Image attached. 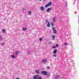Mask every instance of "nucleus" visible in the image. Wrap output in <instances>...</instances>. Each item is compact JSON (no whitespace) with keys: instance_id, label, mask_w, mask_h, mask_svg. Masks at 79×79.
Segmentation results:
<instances>
[{"instance_id":"35","label":"nucleus","mask_w":79,"mask_h":79,"mask_svg":"<svg viewBox=\"0 0 79 79\" xmlns=\"http://www.w3.org/2000/svg\"><path fill=\"white\" fill-rule=\"evenodd\" d=\"M39 1H42V0H39Z\"/></svg>"},{"instance_id":"8","label":"nucleus","mask_w":79,"mask_h":79,"mask_svg":"<svg viewBox=\"0 0 79 79\" xmlns=\"http://www.w3.org/2000/svg\"><path fill=\"white\" fill-rule=\"evenodd\" d=\"M38 77V76L37 75H35L33 77V79H37V77Z\"/></svg>"},{"instance_id":"19","label":"nucleus","mask_w":79,"mask_h":79,"mask_svg":"<svg viewBox=\"0 0 79 79\" xmlns=\"http://www.w3.org/2000/svg\"><path fill=\"white\" fill-rule=\"evenodd\" d=\"M36 73L37 74H39V71L38 70H36Z\"/></svg>"},{"instance_id":"6","label":"nucleus","mask_w":79,"mask_h":79,"mask_svg":"<svg viewBox=\"0 0 79 79\" xmlns=\"http://www.w3.org/2000/svg\"><path fill=\"white\" fill-rule=\"evenodd\" d=\"M57 52V49H54L53 51V53H54V54H56Z\"/></svg>"},{"instance_id":"11","label":"nucleus","mask_w":79,"mask_h":79,"mask_svg":"<svg viewBox=\"0 0 79 79\" xmlns=\"http://www.w3.org/2000/svg\"><path fill=\"white\" fill-rule=\"evenodd\" d=\"M27 53L28 55H31V52L30 51H27Z\"/></svg>"},{"instance_id":"25","label":"nucleus","mask_w":79,"mask_h":79,"mask_svg":"<svg viewBox=\"0 0 79 79\" xmlns=\"http://www.w3.org/2000/svg\"><path fill=\"white\" fill-rule=\"evenodd\" d=\"M53 56L54 57H56V55L55 54H54L53 55Z\"/></svg>"},{"instance_id":"20","label":"nucleus","mask_w":79,"mask_h":79,"mask_svg":"<svg viewBox=\"0 0 79 79\" xmlns=\"http://www.w3.org/2000/svg\"><path fill=\"white\" fill-rule=\"evenodd\" d=\"M39 40L40 41H42V40H43V39H42V38H39Z\"/></svg>"},{"instance_id":"34","label":"nucleus","mask_w":79,"mask_h":79,"mask_svg":"<svg viewBox=\"0 0 79 79\" xmlns=\"http://www.w3.org/2000/svg\"><path fill=\"white\" fill-rule=\"evenodd\" d=\"M16 79H19V78H16Z\"/></svg>"},{"instance_id":"14","label":"nucleus","mask_w":79,"mask_h":79,"mask_svg":"<svg viewBox=\"0 0 79 79\" xmlns=\"http://www.w3.org/2000/svg\"><path fill=\"white\" fill-rule=\"evenodd\" d=\"M45 10V9H44V6H41V10Z\"/></svg>"},{"instance_id":"36","label":"nucleus","mask_w":79,"mask_h":79,"mask_svg":"<svg viewBox=\"0 0 79 79\" xmlns=\"http://www.w3.org/2000/svg\"><path fill=\"white\" fill-rule=\"evenodd\" d=\"M44 0V1H45L46 0Z\"/></svg>"},{"instance_id":"15","label":"nucleus","mask_w":79,"mask_h":79,"mask_svg":"<svg viewBox=\"0 0 79 79\" xmlns=\"http://www.w3.org/2000/svg\"><path fill=\"white\" fill-rule=\"evenodd\" d=\"M11 57L12 58H16V56H15L13 55H11Z\"/></svg>"},{"instance_id":"9","label":"nucleus","mask_w":79,"mask_h":79,"mask_svg":"<svg viewBox=\"0 0 79 79\" xmlns=\"http://www.w3.org/2000/svg\"><path fill=\"white\" fill-rule=\"evenodd\" d=\"M26 30H27V28L25 27H23L22 29V31H26Z\"/></svg>"},{"instance_id":"7","label":"nucleus","mask_w":79,"mask_h":79,"mask_svg":"<svg viewBox=\"0 0 79 79\" xmlns=\"http://www.w3.org/2000/svg\"><path fill=\"white\" fill-rule=\"evenodd\" d=\"M52 7L48 8V9H47V13L49 12V11H50V10H52Z\"/></svg>"},{"instance_id":"32","label":"nucleus","mask_w":79,"mask_h":79,"mask_svg":"<svg viewBox=\"0 0 79 79\" xmlns=\"http://www.w3.org/2000/svg\"><path fill=\"white\" fill-rule=\"evenodd\" d=\"M2 45H4V43H2Z\"/></svg>"},{"instance_id":"3","label":"nucleus","mask_w":79,"mask_h":79,"mask_svg":"<svg viewBox=\"0 0 79 79\" xmlns=\"http://www.w3.org/2000/svg\"><path fill=\"white\" fill-rule=\"evenodd\" d=\"M47 59H45L41 61V63H47Z\"/></svg>"},{"instance_id":"33","label":"nucleus","mask_w":79,"mask_h":79,"mask_svg":"<svg viewBox=\"0 0 79 79\" xmlns=\"http://www.w3.org/2000/svg\"><path fill=\"white\" fill-rule=\"evenodd\" d=\"M53 40H55V38H53Z\"/></svg>"},{"instance_id":"1","label":"nucleus","mask_w":79,"mask_h":79,"mask_svg":"<svg viewBox=\"0 0 79 79\" xmlns=\"http://www.w3.org/2000/svg\"><path fill=\"white\" fill-rule=\"evenodd\" d=\"M41 74L44 75V76H45L46 75H47V72L46 71H42L41 72Z\"/></svg>"},{"instance_id":"22","label":"nucleus","mask_w":79,"mask_h":79,"mask_svg":"<svg viewBox=\"0 0 79 79\" xmlns=\"http://www.w3.org/2000/svg\"><path fill=\"white\" fill-rule=\"evenodd\" d=\"M2 40V36L0 35V40Z\"/></svg>"},{"instance_id":"17","label":"nucleus","mask_w":79,"mask_h":79,"mask_svg":"<svg viewBox=\"0 0 79 79\" xmlns=\"http://www.w3.org/2000/svg\"><path fill=\"white\" fill-rule=\"evenodd\" d=\"M51 26L52 27H53V26H54V25H53V22H51Z\"/></svg>"},{"instance_id":"26","label":"nucleus","mask_w":79,"mask_h":79,"mask_svg":"<svg viewBox=\"0 0 79 79\" xmlns=\"http://www.w3.org/2000/svg\"><path fill=\"white\" fill-rule=\"evenodd\" d=\"M64 44H65V45H68V44L66 43H64Z\"/></svg>"},{"instance_id":"31","label":"nucleus","mask_w":79,"mask_h":79,"mask_svg":"<svg viewBox=\"0 0 79 79\" xmlns=\"http://www.w3.org/2000/svg\"><path fill=\"white\" fill-rule=\"evenodd\" d=\"M51 44V42H49L48 43V44Z\"/></svg>"},{"instance_id":"10","label":"nucleus","mask_w":79,"mask_h":79,"mask_svg":"<svg viewBox=\"0 0 79 79\" xmlns=\"http://www.w3.org/2000/svg\"><path fill=\"white\" fill-rule=\"evenodd\" d=\"M47 26L48 27H50V23L48 22V24L47 25Z\"/></svg>"},{"instance_id":"2","label":"nucleus","mask_w":79,"mask_h":79,"mask_svg":"<svg viewBox=\"0 0 79 79\" xmlns=\"http://www.w3.org/2000/svg\"><path fill=\"white\" fill-rule=\"evenodd\" d=\"M52 2H49L48 4H46L45 5V8H47V6H51V5H52Z\"/></svg>"},{"instance_id":"21","label":"nucleus","mask_w":79,"mask_h":79,"mask_svg":"<svg viewBox=\"0 0 79 79\" xmlns=\"http://www.w3.org/2000/svg\"><path fill=\"white\" fill-rule=\"evenodd\" d=\"M55 36L54 35H52V38H53V39H55Z\"/></svg>"},{"instance_id":"4","label":"nucleus","mask_w":79,"mask_h":79,"mask_svg":"<svg viewBox=\"0 0 79 79\" xmlns=\"http://www.w3.org/2000/svg\"><path fill=\"white\" fill-rule=\"evenodd\" d=\"M60 77V75H57L55 76V79H59Z\"/></svg>"},{"instance_id":"13","label":"nucleus","mask_w":79,"mask_h":79,"mask_svg":"<svg viewBox=\"0 0 79 79\" xmlns=\"http://www.w3.org/2000/svg\"><path fill=\"white\" fill-rule=\"evenodd\" d=\"M5 32H6V31L5 30V29H3L2 30V33L3 34H5Z\"/></svg>"},{"instance_id":"29","label":"nucleus","mask_w":79,"mask_h":79,"mask_svg":"<svg viewBox=\"0 0 79 79\" xmlns=\"http://www.w3.org/2000/svg\"><path fill=\"white\" fill-rule=\"evenodd\" d=\"M47 68H48V69H49V68H50V67L48 66H47Z\"/></svg>"},{"instance_id":"18","label":"nucleus","mask_w":79,"mask_h":79,"mask_svg":"<svg viewBox=\"0 0 79 79\" xmlns=\"http://www.w3.org/2000/svg\"><path fill=\"white\" fill-rule=\"evenodd\" d=\"M28 14L30 15H31V14H32V12H31V11H29L28 12Z\"/></svg>"},{"instance_id":"28","label":"nucleus","mask_w":79,"mask_h":79,"mask_svg":"<svg viewBox=\"0 0 79 79\" xmlns=\"http://www.w3.org/2000/svg\"><path fill=\"white\" fill-rule=\"evenodd\" d=\"M56 47H58V44H56Z\"/></svg>"},{"instance_id":"16","label":"nucleus","mask_w":79,"mask_h":79,"mask_svg":"<svg viewBox=\"0 0 79 79\" xmlns=\"http://www.w3.org/2000/svg\"><path fill=\"white\" fill-rule=\"evenodd\" d=\"M52 20L53 22H55L56 21V20H55V18H53L52 19Z\"/></svg>"},{"instance_id":"24","label":"nucleus","mask_w":79,"mask_h":79,"mask_svg":"<svg viewBox=\"0 0 79 79\" xmlns=\"http://www.w3.org/2000/svg\"><path fill=\"white\" fill-rule=\"evenodd\" d=\"M52 48H56V46H52Z\"/></svg>"},{"instance_id":"23","label":"nucleus","mask_w":79,"mask_h":79,"mask_svg":"<svg viewBox=\"0 0 79 79\" xmlns=\"http://www.w3.org/2000/svg\"><path fill=\"white\" fill-rule=\"evenodd\" d=\"M38 79H42V78L40 77H39L38 78Z\"/></svg>"},{"instance_id":"30","label":"nucleus","mask_w":79,"mask_h":79,"mask_svg":"<svg viewBox=\"0 0 79 79\" xmlns=\"http://www.w3.org/2000/svg\"><path fill=\"white\" fill-rule=\"evenodd\" d=\"M65 4L66 6H67V3L66 2Z\"/></svg>"},{"instance_id":"12","label":"nucleus","mask_w":79,"mask_h":79,"mask_svg":"<svg viewBox=\"0 0 79 79\" xmlns=\"http://www.w3.org/2000/svg\"><path fill=\"white\" fill-rule=\"evenodd\" d=\"M19 53V52L18 51H17L15 52V54L16 55H18Z\"/></svg>"},{"instance_id":"27","label":"nucleus","mask_w":79,"mask_h":79,"mask_svg":"<svg viewBox=\"0 0 79 79\" xmlns=\"http://www.w3.org/2000/svg\"><path fill=\"white\" fill-rule=\"evenodd\" d=\"M46 23H48V20H46Z\"/></svg>"},{"instance_id":"5","label":"nucleus","mask_w":79,"mask_h":79,"mask_svg":"<svg viewBox=\"0 0 79 79\" xmlns=\"http://www.w3.org/2000/svg\"><path fill=\"white\" fill-rule=\"evenodd\" d=\"M52 30L54 31V34H56V30H55L54 27H52Z\"/></svg>"}]
</instances>
